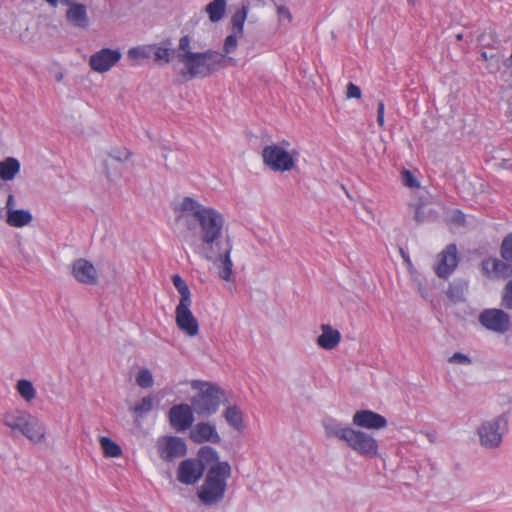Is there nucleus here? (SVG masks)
Returning <instances> with one entry per match:
<instances>
[{"instance_id":"obj_1","label":"nucleus","mask_w":512,"mask_h":512,"mask_svg":"<svg viewBox=\"0 0 512 512\" xmlns=\"http://www.w3.org/2000/svg\"><path fill=\"white\" fill-rule=\"evenodd\" d=\"M180 217L184 219L191 233L184 236L185 242L195 254L217 264L219 277L232 280L233 262L230 258L232 244L224 238L225 219L212 207L202 205L191 197H185L180 204Z\"/></svg>"},{"instance_id":"obj_11","label":"nucleus","mask_w":512,"mask_h":512,"mask_svg":"<svg viewBox=\"0 0 512 512\" xmlns=\"http://www.w3.org/2000/svg\"><path fill=\"white\" fill-rule=\"evenodd\" d=\"M192 303L178 304L175 309L177 327L189 337L199 333V324L190 310Z\"/></svg>"},{"instance_id":"obj_53","label":"nucleus","mask_w":512,"mask_h":512,"mask_svg":"<svg viewBox=\"0 0 512 512\" xmlns=\"http://www.w3.org/2000/svg\"><path fill=\"white\" fill-rule=\"evenodd\" d=\"M61 2H62L63 4H65V5H67V4H71V3H73V2H74V0H61Z\"/></svg>"},{"instance_id":"obj_10","label":"nucleus","mask_w":512,"mask_h":512,"mask_svg":"<svg viewBox=\"0 0 512 512\" xmlns=\"http://www.w3.org/2000/svg\"><path fill=\"white\" fill-rule=\"evenodd\" d=\"M192 405L185 403L174 405L170 408L168 418L170 425L177 431H185L191 429L194 422V415Z\"/></svg>"},{"instance_id":"obj_15","label":"nucleus","mask_w":512,"mask_h":512,"mask_svg":"<svg viewBox=\"0 0 512 512\" xmlns=\"http://www.w3.org/2000/svg\"><path fill=\"white\" fill-rule=\"evenodd\" d=\"M458 265L457 247L455 244H449L438 255V263L435 272L438 277L446 279L449 277Z\"/></svg>"},{"instance_id":"obj_39","label":"nucleus","mask_w":512,"mask_h":512,"mask_svg":"<svg viewBox=\"0 0 512 512\" xmlns=\"http://www.w3.org/2000/svg\"><path fill=\"white\" fill-rule=\"evenodd\" d=\"M153 407V399L151 397H144L141 401L134 407V412L142 415L149 413Z\"/></svg>"},{"instance_id":"obj_43","label":"nucleus","mask_w":512,"mask_h":512,"mask_svg":"<svg viewBox=\"0 0 512 512\" xmlns=\"http://www.w3.org/2000/svg\"><path fill=\"white\" fill-rule=\"evenodd\" d=\"M448 362L453 364L469 365L471 364V359L463 353L456 352L449 357Z\"/></svg>"},{"instance_id":"obj_49","label":"nucleus","mask_w":512,"mask_h":512,"mask_svg":"<svg viewBox=\"0 0 512 512\" xmlns=\"http://www.w3.org/2000/svg\"><path fill=\"white\" fill-rule=\"evenodd\" d=\"M426 436L431 443H434L437 438V433L436 432H427Z\"/></svg>"},{"instance_id":"obj_40","label":"nucleus","mask_w":512,"mask_h":512,"mask_svg":"<svg viewBox=\"0 0 512 512\" xmlns=\"http://www.w3.org/2000/svg\"><path fill=\"white\" fill-rule=\"evenodd\" d=\"M502 306L512 309V278L507 282L502 293Z\"/></svg>"},{"instance_id":"obj_2","label":"nucleus","mask_w":512,"mask_h":512,"mask_svg":"<svg viewBox=\"0 0 512 512\" xmlns=\"http://www.w3.org/2000/svg\"><path fill=\"white\" fill-rule=\"evenodd\" d=\"M231 476L228 462H218L208 470L205 480L198 490L199 500L206 506H212L224 498L227 479Z\"/></svg>"},{"instance_id":"obj_48","label":"nucleus","mask_w":512,"mask_h":512,"mask_svg":"<svg viewBox=\"0 0 512 512\" xmlns=\"http://www.w3.org/2000/svg\"><path fill=\"white\" fill-rule=\"evenodd\" d=\"M15 204H16V201H15L14 196L12 194H9L8 197H7V201H6L7 212H9L10 210H16L14 208Z\"/></svg>"},{"instance_id":"obj_32","label":"nucleus","mask_w":512,"mask_h":512,"mask_svg":"<svg viewBox=\"0 0 512 512\" xmlns=\"http://www.w3.org/2000/svg\"><path fill=\"white\" fill-rule=\"evenodd\" d=\"M100 444L106 457L115 458L122 454L121 447L108 437H101Z\"/></svg>"},{"instance_id":"obj_9","label":"nucleus","mask_w":512,"mask_h":512,"mask_svg":"<svg viewBox=\"0 0 512 512\" xmlns=\"http://www.w3.org/2000/svg\"><path fill=\"white\" fill-rule=\"evenodd\" d=\"M479 323L487 330L503 334L510 326L509 315L501 309H485L479 315Z\"/></svg>"},{"instance_id":"obj_33","label":"nucleus","mask_w":512,"mask_h":512,"mask_svg":"<svg viewBox=\"0 0 512 512\" xmlns=\"http://www.w3.org/2000/svg\"><path fill=\"white\" fill-rule=\"evenodd\" d=\"M17 391L21 395V397L27 402L32 401L36 396V390L29 380H19L17 382Z\"/></svg>"},{"instance_id":"obj_52","label":"nucleus","mask_w":512,"mask_h":512,"mask_svg":"<svg viewBox=\"0 0 512 512\" xmlns=\"http://www.w3.org/2000/svg\"><path fill=\"white\" fill-rule=\"evenodd\" d=\"M481 58H482L483 60H488L487 52H482V53H481Z\"/></svg>"},{"instance_id":"obj_7","label":"nucleus","mask_w":512,"mask_h":512,"mask_svg":"<svg viewBox=\"0 0 512 512\" xmlns=\"http://www.w3.org/2000/svg\"><path fill=\"white\" fill-rule=\"evenodd\" d=\"M506 429L507 419L503 415L483 422L477 429L481 446L489 449L499 447Z\"/></svg>"},{"instance_id":"obj_6","label":"nucleus","mask_w":512,"mask_h":512,"mask_svg":"<svg viewBox=\"0 0 512 512\" xmlns=\"http://www.w3.org/2000/svg\"><path fill=\"white\" fill-rule=\"evenodd\" d=\"M297 152H288L279 145H268L262 151L263 162L276 172L291 171L295 167Z\"/></svg>"},{"instance_id":"obj_4","label":"nucleus","mask_w":512,"mask_h":512,"mask_svg":"<svg viewBox=\"0 0 512 512\" xmlns=\"http://www.w3.org/2000/svg\"><path fill=\"white\" fill-rule=\"evenodd\" d=\"M181 63L184 69L180 74L186 80L205 78L225 67L224 54L214 50L196 52Z\"/></svg>"},{"instance_id":"obj_41","label":"nucleus","mask_w":512,"mask_h":512,"mask_svg":"<svg viewBox=\"0 0 512 512\" xmlns=\"http://www.w3.org/2000/svg\"><path fill=\"white\" fill-rule=\"evenodd\" d=\"M402 182L406 187H409V188H418L420 186L419 181L415 178L413 173L410 172L409 170H403Z\"/></svg>"},{"instance_id":"obj_14","label":"nucleus","mask_w":512,"mask_h":512,"mask_svg":"<svg viewBox=\"0 0 512 512\" xmlns=\"http://www.w3.org/2000/svg\"><path fill=\"white\" fill-rule=\"evenodd\" d=\"M482 273L491 279H506L512 276V263L496 257H488L481 262Z\"/></svg>"},{"instance_id":"obj_8","label":"nucleus","mask_w":512,"mask_h":512,"mask_svg":"<svg viewBox=\"0 0 512 512\" xmlns=\"http://www.w3.org/2000/svg\"><path fill=\"white\" fill-rule=\"evenodd\" d=\"M346 445L357 454L367 458L378 455V442L369 433L352 428L346 441Z\"/></svg>"},{"instance_id":"obj_23","label":"nucleus","mask_w":512,"mask_h":512,"mask_svg":"<svg viewBox=\"0 0 512 512\" xmlns=\"http://www.w3.org/2000/svg\"><path fill=\"white\" fill-rule=\"evenodd\" d=\"M151 46L153 47L152 54L154 55V61L159 64H168L175 56L171 39H165L160 44Z\"/></svg>"},{"instance_id":"obj_51","label":"nucleus","mask_w":512,"mask_h":512,"mask_svg":"<svg viewBox=\"0 0 512 512\" xmlns=\"http://www.w3.org/2000/svg\"><path fill=\"white\" fill-rule=\"evenodd\" d=\"M51 6L56 7L58 4V0H46Z\"/></svg>"},{"instance_id":"obj_37","label":"nucleus","mask_w":512,"mask_h":512,"mask_svg":"<svg viewBox=\"0 0 512 512\" xmlns=\"http://www.w3.org/2000/svg\"><path fill=\"white\" fill-rule=\"evenodd\" d=\"M500 254L502 259L512 263V233L504 237L500 247Z\"/></svg>"},{"instance_id":"obj_35","label":"nucleus","mask_w":512,"mask_h":512,"mask_svg":"<svg viewBox=\"0 0 512 512\" xmlns=\"http://www.w3.org/2000/svg\"><path fill=\"white\" fill-rule=\"evenodd\" d=\"M153 47L151 45H143L133 47L128 51V57L133 60L146 59L152 55Z\"/></svg>"},{"instance_id":"obj_30","label":"nucleus","mask_w":512,"mask_h":512,"mask_svg":"<svg viewBox=\"0 0 512 512\" xmlns=\"http://www.w3.org/2000/svg\"><path fill=\"white\" fill-rule=\"evenodd\" d=\"M249 6L247 4H243L241 9L236 11L231 17L232 24V32L242 34L244 32V23L247 18Z\"/></svg>"},{"instance_id":"obj_45","label":"nucleus","mask_w":512,"mask_h":512,"mask_svg":"<svg viewBox=\"0 0 512 512\" xmlns=\"http://www.w3.org/2000/svg\"><path fill=\"white\" fill-rule=\"evenodd\" d=\"M346 95L348 98L359 99L361 97V89L357 85L350 82L347 85Z\"/></svg>"},{"instance_id":"obj_22","label":"nucleus","mask_w":512,"mask_h":512,"mask_svg":"<svg viewBox=\"0 0 512 512\" xmlns=\"http://www.w3.org/2000/svg\"><path fill=\"white\" fill-rule=\"evenodd\" d=\"M321 330L322 333L317 338V344L323 349L332 350L341 340L340 332L327 324L322 325Z\"/></svg>"},{"instance_id":"obj_27","label":"nucleus","mask_w":512,"mask_h":512,"mask_svg":"<svg viewBox=\"0 0 512 512\" xmlns=\"http://www.w3.org/2000/svg\"><path fill=\"white\" fill-rule=\"evenodd\" d=\"M467 289L468 282L466 280L456 279L450 283L447 296L454 303L462 302L465 300Z\"/></svg>"},{"instance_id":"obj_47","label":"nucleus","mask_w":512,"mask_h":512,"mask_svg":"<svg viewBox=\"0 0 512 512\" xmlns=\"http://www.w3.org/2000/svg\"><path fill=\"white\" fill-rule=\"evenodd\" d=\"M423 206L421 204L415 206V212H414V220L417 223H422L425 221V215L423 212Z\"/></svg>"},{"instance_id":"obj_55","label":"nucleus","mask_w":512,"mask_h":512,"mask_svg":"<svg viewBox=\"0 0 512 512\" xmlns=\"http://www.w3.org/2000/svg\"><path fill=\"white\" fill-rule=\"evenodd\" d=\"M228 60L234 62V59L232 57H229Z\"/></svg>"},{"instance_id":"obj_31","label":"nucleus","mask_w":512,"mask_h":512,"mask_svg":"<svg viewBox=\"0 0 512 512\" xmlns=\"http://www.w3.org/2000/svg\"><path fill=\"white\" fill-rule=\"evenodd\" d=\"M172 282L174 287L180 294L179 304L192 303L191 292L184 279L180 275L175 274L172 277Z\"/></svg>"},{"instance_id":"obj_16","label":"nucleus","mask_w":512,"mask_h":512,"mask_svg":"<svg viewBox=\"0 0 512 512\" xmlns=\"http://www.w3.org/2000/svg\"><path fill=\"white\" fill-rule=\"evenodd\" d=\"M189 438L197 444L205 442L219 444L221 442L216 426L210 422H198L193 425L190 429Z\"/></svg>"},{"instance_id":"obj_20","label":"nucleus","mask_w":512,"mask_h":512,"mask_svg":"<svg viewBox=\"0 0 512 512\" xmlns=\"http://www.w3.org/2000/svg\"><path fill=\"white\" fill-rule=\"evenodd\" d=\"M326 438H337L346 443L352 427L342 424L334 418L326 417L322 420Z\"/></svg>"},{"instance_id":"obj_13","label":"nucleus","mask_w":512,"mask_h":512,"mask_svg":"<svg viewBox=\"0 0 512 512\" xmlns=\"http://www.w3.org/2000/svg\"><path fill=\"white\" fill-rule=\"evenodd\" d=\"M121 59V52L118 49L103 48L90 56L89 65L98 73L110 70Z\"/></svg>"},{"instance_id":"obj_21","label":"nucleus","mask_w":512,"mask_h":512,"mask_svg":"<svg viewBox=\"0 0 512 512\" xmlns=\"http://www.w3.org/2000/svg\"><path fill=\"white\" fill-rule=\"evenodd\" d=\"M67 6H69L66 12L67 21L75 27L87 29L89 27V18L86 6L75 2L67 4Z\"/></svg>"},{"instance_id":"obj_29","label":"nucleus","mask_w":512,"mask_h":512,"mask_svg":"<svg viewBox=\"0 0 512 512\" xmlns=\"http://www.w3.org/2000/svg\"><path fill=\"white\" fill-rule=\"evenodd\" d=\"M174 53L180 63L196 53L192 51L191 38L189 35H184L179 39L178 46L174 49Z\"/></svg>"},{"instance_id":"obj_42","label":"nucleus","mask_w":512,"mask_h":512,"mask_svg":"<svg viewBox=\"0 0 512 512\" xmlns=\"http://www.w3.org/2000/svg\"><path fill=\"white\" fill-rule=\"evenodd\" d=\"M130 153L127 149H114L108 154L110 160L124 162L129 159Z\"/></svg>"},{"instance_id":"obj_26","label":"nucleus","mask_w":512,"mask_h":512,"mask_svg":"<svg viewBox=\"0 0 512 512\" xmlns=\"http://www.w3.org/2000/svg\"><path fill=\"white\" fill-rule=\"evenodd\" d=\"M223 417L227 424L237 431H242L244 428L243 412L237 405H227L224 410Z\"/></svg>"},{"instance_id":"obj_17","label":"nucleus","mask_w":512,"mask_h":512,"mask_svg":"<svg viewBox=\"0 0 512 512\" xmlns=\"http://www.w3.org/2000/svg\"><path fill=\"white\" fill-rule=\"evenodd\" d=\"M352 423L364 429L380 430L387 426V419L372 410H358L352 417Z\"/></svg>"},{"instance_id":"obj_44","label":"nucleus","mask_w":512,"mask_h":512,"mask_svg":"<svg viewBox=\"0 0 512 512\" xmlns=\"http://www.w3.org/2000/svg\"><path fill=\"white\" fill-rule=\"evenodd\" d=\"M277 14L280 21L287 20L288 22H291L292 20V15L289 9L283 5H277Z\"/></svg>"},{"instance_id":"obj_36","label":"nucleus","mask_w":512,"mask_h":512,"mask_svg":"<svg viewBox=\"0 0 512 512\" xmlns=\"http://www.w3.org/2000/svg\"><path fill=\"white\" fill-rule=\"evenodd\" d=\"M242 36H243L242 34L232 32L225 38L224 44H223V53H222V54H224V57L227 54H231V53L235 52V50L237 49V46H238L237 39Z\"/></svg>"},{"instance_id":"obj_19","label":"nucleus","mask_w":512,"mask_h":512,"mask_svg":"<svg viewBox=\"0 0 512 512\" xmlns=\"http://www.w3.org/2000/svg\"><path fill=\"white\" fill-rule=\"evenodd\" d=\"M72 274L75 279L85 285H96L98 273L94 265L83 258L77 259L72 264Z\"/></svg>"},{"instance_id":"obj_12","label":"nucleus","mask_w":512,"mask_h":512,"mask_svg":"<svg viewBox=\"0 0 512 512\" xmlns=\"http://www.w3.org/2000/svg\"><path fill=\"white\" fill-rule=\"evenodd\" d=\"M158 451L160 458L165 461H173L182 457L187 452L185 441L177 436L164 437L158 441Z\"/></svg>"},{"instance_id":"obj_25","label":"nucleus","mask_w":512,"mask_h":512,"mask_svg":"<svg viewBox=\"0 0 512 512\" xmlns=\"http://www.w3.org/2000/svg\"><path fill=\"white\" fill-rule=\"evenodd\" d=\"M21 164L14 157H6L0 161V179L3 181H12L20 172Z\"/></svg>"},{"instance_id":"obj_34","label":"nucleus","mask_w":512,"mask_h":512,"mask_svg":"<svg viewBox=\"0 0 512 512\" xmlns=\"http://www.w3.org/2000/svg\"><path fill=\"white\" fill-rule=\"evenodd\" d=\"M198 458H199V461H197V462L201 465L209 464V463L217 464L219 462L217 451L210 446L201 447L198 451Z\"/></svg>"},{"instance_id":"obj_3","label":"nucleus","mask_w":512,"mask_h":512,"mask_svg":"<svg viewBox=\"0 0 512 512\" xmlns=\"http://www.w3.org/2000/svg\"><path fill=\"white\" fill-rule=\"evenodd\" d=\"M3 424L13 433H19L32 443L38 444L45 441L46 427L44 423L24 410H11L3 415Z\"/></svg>"},{"instance_id":"obj_18","label":"nucleus","mask_w":512,"mask_h":512,"mask_svg":"<svg viewBox=\"0 0 512 512\" xmlns=\"http://www.w3.org/2000/svg\"><path fill=\"white\" fill-rule=\"evenodd\" d=\"M205 466L199 464L196 460H183L177 470V479L179 482L192 485L195 484L203 475Z\"/></svg>"},{"instance_id":"obj_56","label":"nucleus","mask_w":512,"mask_h":512,"mask_svg":"<svg viewBox=\"0 0 512 512\" xmlns=\"http://www.w3.org/2000/svg\"><path fill=\"white\" fill-rule=\"evenodd\" d=\"M510 62H511V66H512V53H511V56H510Z\"/></svg>"},{"instance_id":"obj_46","label":"nucleus","mask_w":512,"mask_h":512,"mask_svg":"<svg viewBox=\"0 0 512 512\" xmlns=\"http://www.w3.org/2000/svg\"><path fill=\"white\" fill-rule=\"evenodd\" d=\"M384 110L385 105L383 101H379L377 105V123L380 127L384 126Z\"/></svg>"},{"instance_id":"obj_24","label":"nucleus","mask_w":512,"mask_h":512,"mask_svg":"<svg viewBox=\"0 0 512 512\" xmlns=\"http://www.w3.org/2000/svg\"><path fill=\"white\" fill-rule=\"evenodd\" d=\"M33 216L29 210L16 209L6 213V223L11 227L21 228L29 225Z\"/></svg>"},{"instance_id":"obj_38","label":"nucleus","mask_w":512,"mask_h":512,"mask_svg":"<svg viewBox=\"0 0 512 512\" xmlns=\"http://www.w3.org/2000/svg\"><path fill=\"white\" fill-rule=\"evenodd\" d=\"M136 383L141 388H150L153 385V376L148 369H142L136 376Z\"/></svg>"},{"instance_id":"obj_5","label":"nucleus","mask_w":512,"mask_h":512,"mask_svg":"<svg viewBox=\"0 0 512 512\" xmlns=\"http://www.w3.org/2000/svg\"><path fill=\"white\" fill-rule=\"evenodd\" d=\"M192 387L200 389L191 399L193 410L199 417H210L221 404L228 403L225 391L217 384L194 381Z\"/></svg>"},{"instance_id":"obj_28","label":"nucleus","mask_w":512,"mask_h":512,"mask_svg":"<svg viewBox=\"0 0 512 512\" xmlns=\"http://www.w3.org/2000/svg\"><path fill=\"white\" fill-rule=\"evenodd\" d=\"M227 0H212L206 5L205 11L212 23H217L223 19L226 13Z\"/></svg>"},{"instance_id":"obj_50","label":"nucleus","mask_w":512,"mask_h":512,"mask_svg":"<svg viewBox=\"0 0 512 512\" xmlns=\"http://www.w3.org/2000/svg\"><path fill=\"white\" fill-rule=\"evenodd\" d=\"M103 164H104V168H105V174H106V176H107L108 178H110V177H111V173H110V171H109V167H108V165H109V160H108V159L104 160V163H103Z\"/></svg>"},{"instance_id":"obj_54","label":"nucleus","mask_w":512,"mask_h":512,"mask_svg":"<svg viewBox=\"0 0 512 512\" xmlns=\"http://www.w3.org/2000/svg\"><path fill=\"white\" fill-rule=\"evenodd\" d=\"M456 39H457L458 41L462 40V34H458V35L456 36Z\"/></svg>"}]
</instances>
